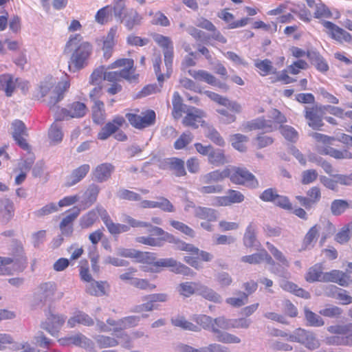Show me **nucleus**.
I'll return each mask as SVG.
<instances>
[{"label": "nucleus", "mask_w": 352, "mask_h": 352, "mask_svg": "<svg viewBox=\"0 0 352 352\" xmlns=\"http://www.w3.org/2000/svg\"><path fill=\"white\" fill-rule=\"evenodd\" d=\"M121 18L124 21V25L129 30H131L135 26L140 25L142 19L135 10H126L125 8Z\"/></svg>", "instance_id": "39"}, {"label": "nucleus", "mask_w": 352, "mask_h": 352, "mask_svg": "<svg viewBox=\"0 0 352 352\" xmlns=\"http://www.w3.org/2000/svg\"><path fill=\"white\" fill-rule=\"evenodd\" d=\"M245 196L236 190L229 189L225 196H219L214 198V205L216 206H228L235 204L242 203Z\"/></svg>", "instance_id": "20"}, {"label": "nucleus", "mask_w": 352, "mask_h": 352, "mask_svg": "<svg viewBox=\"0 0 352 352\" xmlns=\"http://www.w3.org/2000/svg\"><path fill=\"white\" fill-rule=\"evenodd\" d=\"M230 329V320L226 319L223 316L216 318H211V325H210V331L214 334L219 336L223 333L222 331Z\"/></svg>", "instance_id": "42"}, {"label": "nucleus", "mask_w": 352, "mask_h": 352, "mask_svg": "<svg viewBox=\"0 0 352 352\" xmlns=\"http://www.w3.org/2000/svg\"><path fill=\"white\" fill-rule=\"evenodd\" d=\"M45 316L46 319L41 323V327L52 336H57L65 322V317L61 314H54L50 310Z\"/></svg>", "instance_id": "15"}, {"label": "nucleus", "mask_w": 352, "mask_h": 352, "mask_svg": "<svg viewBox=\"0 0 352 352\" xmlns=\"http://www.w3.org/2000/svg\"><path fill=\"white\" fill-rule=\"evenodd\" d=\"M280 287L283 290L290 292L298 297L305 299H309L311 297L309 292L299 287L296 284L292 282L285 281L281 284Z\"/></svg>", "instance_id": "47"}, {"label": "nucleus", "mask_w": 352, "mask_h": 352, "mask_svg": "<svg viewBox=\"0 0 352 352\" xmlns=\"http://www.w3.org/2000/svg\"><path fill=\"white\" fill-rule=\"evenodd\" d=\"M38 295L41 301H53L62 298L63 292H56V285L54 282L42 283L38 287Z\"/></svg>", "instance_id": "18"}, {"label": "nucleus", "mask_w": 352, "mask_h": 352, "mask_svg": "<svg viewBox=\"0 0 352 352\" xmlns=\"http://www.w3.org/2000/svg\"><path fill=\"white\" fill-rule=\"evenodd\" d=\"M19 78L14 79L13 76L9 74H3L0 75V90L3 91L8 97H10L16 87Z\"/></svg>", "instance_id": "37"}, {"label": "nucleus", "mask_w": 352, "mask_h": 352, "mask_svg": "<svg viewBox=\"0 0 352 352\" xmlns=\"http://www.w3.org/2000/svg\"><path fill=\"white\" fill-rule=\"evenodd\" d=\"M227 177L230 182L236 185L245 186L252 188L258 186L256 177L245 167H227Z\"/></svg>", "instance_id": "10"}, {"label": "nucleus", "mask_w": 352, "mask_h": 352, "mask_svg": "<svg viewBox=\"0 0 352 352\" xmlns=\"http://www.w3.org/2000/svg\"><path fill=\"white\" fill-rule=\"evenodd\" d=\"M199 283L196 282H185L179 284V292L182 296L190 297L199 290Z\"/></svg>", "instance_id": "58"}, {"label": "nucleus", "mask_w": 352, "mask_h": 352, "mask_svg": "<svg viewBox=\"0 0 352 352\" xmlns=\"http://www.w3.org/2000/svg\"><path fill=\"white\" fill-rule=\"evenodd\" d=\"M194 213L197 218L208 222L215 221L217 219V211L210 208L197 206L195 208Z\"/></svg>", "instance_id": "46"}, {"label": "nucleus", "mask_w": 352, "mask_h": 352, "mask_svg": "<svg viewBox=\"0 0 352 352\" xmlns=\"http://www.w3.org/2000/svg\"><path fill=\"white\" fill-rule=\"evenodd\" d=\"M307 58L318 72L326 73L329 71V67L328 63L319 52L312 51L311 52H309L307 54Z\"/></svg>", "instance_id": "41"}, {"label": "nucleus", "mask_w": 352, "mask_h": 352, "mask_svg": "<svg viewBox=\"0 0 352 352\" xmlns=\"http://www.w3.org/2000/svg\"><path fill=\"white\" fill-rule=\"evenodd\" d=\"M321 24L332 39L339 43H352V35L333 22L324 20L321 22Z\"/></svg>", "instance_id": "16"}, {"label": "nucleus", "mask_w": 352, "mask_h": 352, "mask_svg": "<svg viewBox=\"0 0 352 352\" xmlns=\"http://www.w3.org/2000/svg\"><path fill=\"white\" fill-rule=\"evenodd\" d=\"M57 122L55 120L52 124L48 133L50 140L54 143L60 142L63 138L62 126Z\"/></svg>", "instance_id": "62"}, {"label": "nucleus", "mask_w": 352, "mask_h": 352, "mask_svg": "<svg viewBox=\"0 0 352 352\" xmlns=\"http://www.w3.org/2000/svg\"><path fill=\"white\" fill-rule=\"evenodd\" d=\"M351 208V203L344 199H335L331 204V212L334 216H340Z\"/></svg>", "instance_id": "54"}, {"label": "nucleus", "mask_w": 352, "mask_h": 352, "mask_svg": "<svg viewBox=\"0 0 352 352\" xmlns=\"http://www.w3.org/2000/svg\"><path fill=\"white\" fill-rule=\"evenodd\" d=\"M91 118L97 125H102L107 119L104 103L103 101H98L91 107Z\"/></svg>", "instance_id": "38"}, {"label": "nucleus", "mask_w": 352, "mask_h": 352, "mask_svg": "<svg viewBox=\"0 0 352 352\" xmlns=\"http://www.w3.org/2000/svg\"><path fill=\"white\" fill-rule=\"evenodd\" d=\"M94 324V320L88 314L81 311H76L74 316L67 320V325L71 328L76 327L77 324L90 327Z\"/></svg>", "instance_id": "36"}, {"label": "nucleus", "mask_w": 352, "mask_h": 352, "mask_svg": "<svg viewBox=\"0 0 352 352\" xmlns=\"http://www.w3.org/2000/svg\"><path fill=\"white\" fill-rule=\"evenodd\" d=\"M279 131L283 137L288 142H296L298 140V132L292 126L283 124L279 126Z\"/></svg>", "instance_id": "56"}, {"label": "nucleus", "mask_w": 352, "mask_h": 352, "mask_svg": "<svg viewBox=\"0 0 352 352\" xmlns=\"http://www.w3.org/2000/svg\"><path fill=\"white\" fill-rule=\"evenodd\" d=\"M117 31V26L111 27L103 41L102 51L105 60H109L113 55V48L116 44Z\"/></svg>", "instance_id": "25"}, {"label": "nucleus", "mask_w": 352, "mask_h": 352, "mask_svg": "<svg viewBox=\"0 0 352 352\" xmlns=\"http://www.w3.org/2000/svg\"><path fill=\"white\" fill-rule=\"evenodd\" d=\"M157 266H163L166 267H171V271L175 274H180L184 276H194L195 272H193L190 267L178 263L176 260L173 258H162L156 263Z\"/></svg>", "instance_id": "19"}, {"label": "nucleus", "mask_w": 352, "mask_h": 352, "mask_svg": "<svg viewBox=\"0 0 352 352\" xmlns=\"http://www.w3.org/2000/svg\"><path fill=\"white\" fill-rule=\"evenodd\" d=\"M311 136L315 140L316 151L323 155H329L337 160L352 159V152L349 148L338 150L331 147L335 141L334 137L328 136L319 133H312Z\"/></svg>", "instance_id": "6"}, {"label": "nucleus", "mask_w": 352, "mask_h": 352, "mask_svg": "<svg viewBox=\"0 0 352 352\" xmlns=\"http://www.w3.org/2000/svg\"><path fill=\"white\" fill-rule=\"evenodd\" d=\"M124 221L128 223L126 226L129 227V230L130 227L148 228L150 235L136 237L135 241L140 244L151 247H160L164 241L172 242L175 240V236L173 234L165 232L162 228L153 226L148 222L136 220L129 215L124 214Z\"/></svg>", "instance_id": "4"}, {"label": "nucleus", "mask_w": 352, "mask_h": 352, "mask_svg": "<svg viewBox=\"0 0 352 352\" xmlns=\"http://www.w3.org/2000/svg\"><path fill=\"white\" fill-rule=\"evenodd\" d=\"M124 10V5L123 3L117 4L114 6L107 5L96 12L94 19L97 23L104 25L112 21L113 14L115 16L121 18Z\"/></svg>", "instance_id": "13"}, {"label": "nucleus", "mask_w": 352, "mask_h": 352, "mask_svg": "<svg viewBox=\"0 0 352 352\" xmlns=\"http://www.w3.org/2000/svg\"><path fill=\"white\" fill-rule=\"evenodd\" d=\"M28 265V260L22 248H16L12 257L0 256V275H11L13 271H23Z\"/></svg>", "instance_id": "7"}, {"label": "nucleus", "mask_w": 352, "mask_h": 352, "mask_svg": "<svg viewBox=\"0 0 352 352\" xmlns=\"http://www.w3.org/2000/svg\"><path fill=\"white\" fill-rule=\"evenodd\" d=\"M264 261L269 265H275V262L272 256L264 249L261 250L259 252L243 256L241 258V262L250 265H258Z\"/></svg>", "instance_id": "26"}, {"label": "nucleus", "mask_w": 352, "mask_h": 352, "mask_svg": "<svg viewBox=\"0 0 352 352\" xmlns=\"http://www.w3.org/2000/svg\"><path fill=\"white\" fill-rule=\"evenodd\" d=\"M193 322V331H200L201 329L209 330L211 325V317L205 314H195L191 317Z\"/></svg>", "instance_id": "44"}, {"label": "nucleus", "mask_w": 352, "mask_h": 352, "mask_svg": "<svg viewBox=\"0 0 352 352\" xmlns=\"http://www.w3.org/2000/svg\"><path fill=\"white\" fill-rule=\"evenodd\" d=\"M130 124L136 129L142 130L153 126L156 122V113L154 110L145 109L140 111L135 109L126 114Z\"/></svg>", "instance_id": "9"}, {"label": "nucleus", "mask_w": 352, "mask_h": 352, "mask_svg": "<svg viewBox=\"0 0 352 352\" xmlns=\"http://www.w3.org/2000/svg\"><path fill=\"white\" fill-rule=\"evenodd\" d=\"M274 128L265 117H259L252 120L248 121L243 124V129L245 131H252L258 130H265V132H272V129Z\"/></svg>", "instance_id": "30"}, {"label": "nucleus", "mask_w": 352, "mask_h": 352, "mask_svg": "<svg viewBox=\"0 0 352 352\" xmlns=\"http://www.w3.org/2000/svg\"><path fill=\"white\" fill-rule=\"evenodd\" d=\"M80 209L74 208L72 212L67 214L60 221L59 228L63 235L70 236L74 232L73 223L80 214Z\"/></svg>", "instance_id": "28"}, {"label": "nucleus", "mask_w": 352, "mask_h": 352, "mask_svg": "<svg viewBox=\"0 0 352 352\" xmlns=\"http://www.w3.org/2000/svg\"><path fill=\"white\" fill-rule=\"evenodd\" d=\"M193 140V135L190 131L182 133L174 142V148L176 150L185 148Z\"/></svg>", "instance_id": "61"}, {"label": "nucleus", "mask_w": 352, "mask_h": 352, "mask_svg": "<svg viewBox=\"0 0 352 352\" xmlns=\"http://www.w3.org/2000/svg\"><path fill=\"white\" fill-rule=\"evenodd\" d=\"M320 225L316 223L308 230L301 241L300 251H305L314 248L320 235Z\"/></svg>", "instance_id": "23"}, {"label": "nucleus", "mask_w": 352, "mask_h": 352, "mask_svg": "<svg viewBox=\"0 0 352 352\" xmlns=\"http://www.w3.org/2000/svg\"><path fill=\"white\" fill-rule=\"evenodd\" d=\"M72 345L84 348L90 352H96L93 341L82 333L72 336Z\"/></svg>", "instance_id": "43"}, {"label": "nucleus", "mask_w": 352, "mask_h": 352, "mask_svg": "<svg viewBox=\"0 0 352 352\" xmlns=\"http://www.w3.org/2000/svg\"><path fill=\"white\" fill-rule=\"evenodd\" d=\"M218 17L224 21L228 24L230 29H236L242 28L248 24L250 19L248 17H243L238 21H234V16L233 14L228 11V8H225L221 10L217 14Z\"/></svg>", "instance_id": "31"}, {"label": "nucleus", "mask_w": 352, "mask_h": 352, "mask_svg": "<svg viewBox=\"0 0 352 352\" xmlns=\"http://www.w3.org/2000/svg\"><path fill=\"white\" fill-rule=\"evenodd\" d=\"M124 125H126L125 118L122 116H116L101 128L97 138L100 140H106L113 135L116 140L124 142L128 137L124 131L120 130Z\"/></svg>", "instance_id": "8"}, {"label": "nucleus", "mask_w": 352, "mask_h": 352, "mask_svg": "<svg viewBox=\"0 0 352 352\" xmlns=\"http://www.w3.org/2000/svg\"><path fill=\"white\" fill-rule=\"evenodd\" d=\"M110 285L107 281L93 280L86 285L85 291L87 294L94 296H102L107 294Z\"/></svg>", "instance_id": "33"}, {"label": "nucleus", "mask_w": 352, "mask_h": 352, "mask_svg": "<svg viewBox=\"0 0 352 352\" xmlns=\"http://www.w3.org/2000/svg\"><path fill=\"white\" fill-rule=\"evenodd\" d=\"M254 66L258 69L261 76H265L272 73L274 74L272 62L269 59L256 60Z\"/></svg>", "instance_id": "55"}, {"label": "nucleus", "mask_w": 352, "mask_h": 352, "mask_svg": "<svg viewBox=\"0 0 352 352\" xmlns=\"http://www.w3.org/2000/svg\"><path fill=\"white\" fill-rule=\"evenodd\" d=\"M227 167L223 170H215L205 174L203 176L204 183L210 184L223 181L227 177Z\"/></svg>", "instance_id": "50"}, {"label": "nucleus", "mask_w": 352, "mask_h": 352, "mask_svg": "<svg viewBox=\"0 0 352 352\" xmlns=\"http://www.w3.org/2000/svg\"><path fill=\"white\" fill-rule=\"evenodd\" d=\"M320 188L318 186H312L307 191V197L297 195L296 199L306 209L311 208L321 199Z\"/></svg>", "instance_id": "22"}, {"label": "nucleus", "mask_w": 352, "mask_h": 352, "mask_svg": "<svg viewBox=\"0 0 352 352\" xmlns=\"http://www.w3.org/2000/svg\"><path fill=\"white\" fill-rule=\"evenodd\" d=\"M314 10V17L317 19H330L333 16L330 8L322 1Z\"/></svg>", "instance_id": "64"}, {"label": "nucleus", "mask_w": 352, "mask_h": 352, "mask_svg": "<svg viewBox=\"0 0 352 352\" xmlns=\"http://www.w3.org/2000/svg\"><path fill=\"white\" fill-rule=\"evenodd\" d=\"M179 250L189 252L193 255H200L201 259L205 262L210 261L212 258V255L210 253L200 250L198 248L190 243L182 242Z\"/></svg>", "instance_id": "45"}, {"label": "nucleus", "mask_w": 352, "mask_h": 352, "mask_svg": "<svg viewBox=\"0 0 352 352\" xmlns=\"http://www.w3.org/2000/svg\"><path fill=\"white\" fill-rule=\"evenodd\" d=\"M256 230V226L252 223L247 226L243 239V245L245 247L253 248L256 245V243H257Z\"/></svg>", "instance_id": "52"}, {"label": "nucleus", "mask_w": 352, "mask_h": 352, "mask_svg": "<svg viewBox=\"0 0 352 352\" xmlns=\"http://www.w3.org/2000/svg\"><path fill=\"white\" fill-rule=\"evenodd\" d=\"M327 331L334 336L327 338V343L333 345H352V322L329 326Z\"/></svg>", "instance_id": "11"}, {"label": "nucleus", "mask_w": 352, "mask_h": 352, "mask_svg": "<svg viewBox=\"0 0 352 352\" xmlns=\"http://www.w3.org/2000/svg\"><path fill=\"white\" fill-rule=\"evenodd\" d=\"M274 142V139L264 133H258L254 140V145L258 149H261L265 147L272 145Z\"/></svg>", "instance_id": "60"}, {"label": "nucleus", "mask_w": 352, "mask_h": 352, "mask_svg": "<svg viewBox=\"0 0 352 352\" xmlns=\"http://www.w3.org/2000/svg\"><path fill=\"white\" fill-rule=\"evenodd\" d=\"M321 263H316L310 267L305 274V278L308 283L323 282L324 272Z\"/></svg>", "instance_id": "40"}, {"label": "nucleus", "mask_w": 352, "mask_h": 352, "mask_svg": "<svg viewBox=\"0 0 352 352\" xmlns=\"http://www.w3.org/2000/svg\"><path fill=\"white\" fill-rule=\"evenodd\" d=\"M118 338L122 339V342H119L116 338L100 335L95 338L97 345L100 349L114 347L120 343L125 349H129L132 347L131 340L126 333H120L117 336Z\"/></svg>", "instance_id": "14"}, {"label": "nucleus", "mask_w": 352, "mask_h": 352, "mask_svg": "<svg viewBox=\"0 0 352 352\" xmlns=\"http://www.w3.org/2000/svg\"><path fill=\"white\" fill-rule=\"evenodd\" d=\"M70 87L69 80L58 82L56 86L49 83L42 84L39 87L41 98L49 96L47 106L54 112L56 121H61L68 118H80L84 117L88 109L82 102L75 101L69 104L67 108L59 109L56 104L63 98L64 94Z\"/></svg>", "instance_id": "2"}, {"label": "nucleus", "mask_w": 352, "mask_h": 352, "mask_svg": "<svg viewBox=\"0 0 352 352\" xmlns=\"http://www.w3.org/2000/svg\"><path fill=\"white\" fill-rule=\"evenodd\" d=\"M155 254L153 252L138 251L136 256V259L138 263L149 265L148 267L144 270L145 272L157 273L160 272L164 267L155 265L156 263L159 261V260L155 261Z\"/></svg>", "instance_id": "24"}, {"label": "nucleus", "mask_w": 352, "mask_h": 352, "mask_svg": "<svg viewBox=\"0 0 352 352\" xmlns=\"http://www.w3.org/2000/svg\"><path fill=\"white\" fill-rule=\"evenodd\" d=\"M15 206L14 202L9 198L0 200V222L8 223L14 217Z\"/></svg>", "instance_id": "27"}, {"label": "nucleus", "mask_w": 352, "mask_h": 352, "mask_svg": "<svg viewBox=\"0 0 352 352\" xmlns=\"http://www.w3.org/2000/svg\"><path fill=\"white\" fill-rule=\"evenodd\" d=\"M100 191L99 186L95 184H90L85 192L86 203L89 204V205L94 204L97 201Z\"/></svg>", "instance_id": "63"}, {"label": "nucleus", "mask_w": 352, "mask_h": 352, "mask_svg": "<svg viewBox=\"0 0 352 352\" xmlns=\"http://www.w3.org/2000/svg\"><path fill=\"white\" fill-rule=\"evenodd\" d=\"M139 74L136 72L135 61L131 58H120L112 62L107 67L100 65L94 69L89 78L91 85H99L102 79L110 82L106 91L114 96L122 91V80L129 82H137Z\"/></svg>", "instance_id": "1"}, {"label": "nucleus", "mask_w": 352, "mask_h": 352, "mask_svg": "<svg viewBox=\"0 0 352 352\" xmlns=\"http://www.w3.org/2000/svg\"><path fill=\"white\" fill-rule=\"evenodd\" d=\"M305 318L307 322V324L311 327H322L324 322L323 319L316 313L313 312L308 308L304 309Z\"/></svg>", "instance_id": "59"}, {"label": "nucleus", "mask_w": 352, "mask_h": 352, "mask_svg": "<svg viewBox=\"0 0 352 352\" xmlns=\"http://www.w3.org/2000/svg\"><path fill=\"white\" fill-rule=\"evenodd\" d=\"M230 141L232 146L237 151L240 152H244L246 151L247 147L245 143L248 141V137L241 134L235 133L230 137Z\"/></svg>", "instance_id": "57"}, {"label": "nucleus", "mask_w": 352, "mask_h": 352, "mask_svg": "<svg viewBox=\"0 0 352 352\" xmlns=\"http://www.w3.org/2000/svg\"><path fill=\"white\" fill-rule=\"evenodd\" d=\"M204 94L214 102L227 107V109L234 113H240L241 111V106L236 102L230 101L227 98L210 91H206Z\"/></svg>", "instance_id": "32"}, {"label": "nucleus", "mask_w": 352, "mask_h": 352, "mask_svg": "<svg viewBox=\"0 0 352 352\" xmlns=\"http://www.w3.org/2000/svg\"><path fill=\"white\" fill-rule=\"evenodd\" d=\"M274 128L272 129V132L279 129V126H283L287 122V118L279 110L276 109H272L270 119L267 120Z\"/></svg>", "instance_id": "53"}, {"label": "nucleus", "mask_w": 352, "mask_h": 352, "mask_svg": "<svg viewBox=\"0 0 352 352\" xmlns=\"http://www.w3.org/2000/svg\"><path fill=\"white\" fill-rule=\"evenodd\" d=\"M324 114L322 106L314 105L305 109V117L308 125L314 129H319L323 126L322 116Z\"/></svg>", "instance_id": "17"}, {"label": "nucleus", "mask_w": 352, "mask_h": 352, "mask_svg": "<svg viewBox=\"0 0 352 352\" xmlns=\"http://www.w3.org/2000/svg\"><path fill=\"white\" fill-rule=\"evenodd\" d=\"M168 168L177 177H183L186 175V171L184 166V161L178 157H171L168 159Z\"/></svg>", "instance_id": "51"}, {"label": "nucleus", "mask_w": 352, "mask_h": 352, "mask_svg": "<svg viewBox=\"0 0 352 352\" xmlns=\"http://www.w3.org/2000/svg\"><path fill=\"white\" fill-rule=\"evenodd\" d=\"M206 116V113L199 109L190 107L186 115L183 119V124L186 126H190L194 129L199 127V125H203L204 121L203 118Z\"/></svg>", "instance_id": "21"}, {"label": "nucleus", "mask_w": 352, "mask_h": 352, "mask_svg": "<svg viewBox=\"0 0 352 352\" xmlns=\"http://www.w3.org/2000/svg\"><path fill=\"white\" fill-rule=\"evenodd\" d=\"M100 216L106 226L108 231L113 235L119 234L129 231V227L124 224L114 223L109 215L107 211L100 206L89 211L80 219V226L82 228L91 227Z\"/></svg>", "instance_id": "5"}, {"label": "nucleus", "mask_w": 352, "mask_h": 352, "mask_svg": "<svg viewBox=\"0 0 352 352\" xmlns=\"http://www.w3.org/2000/svg\"><path fill=\"white\" fill-rule=\"evenodd\" d=\"M323 282H333L338 285L346 287L351 282L350 276L345 272L338 270H333L328 272H324Z\"/></svg>", "instance_id": "29"}, {"label": "nucleus", "mask_w": 352, "mask_h": 352, "mask_svg": "<svg viewBox=\"0 0 352 352\" xmlns=\"http://www.w3.org/2000/svg\"><path fill=\"white\" fill-rule=\"evenodd\" d=\"M137 272V269L129 267L125 272L121 274L119 278L123 282L140 290L153 291L156 289V285L151 283L149 280L136 277Z\"/></svg>", "instance_id": "12"}, {"label": "nucleus", "mask_w": 352, "mask_h": 352, "mask_svg": "<svg viewBox=\"0 0 352 352\" xmlns=\"http://www.w3.org/2000/svg\"><path fill=\"white\" fill-rule=\"evenodd\" d=\"M114 170V166L110 163H102L98 165L93 170L92 174L95 180L103 182L111 177Z\"/></svg>", "instance_id": "34"}, {"label": "nucleus", "mask_w": 352, "mask_h": 352, "mask_svg": "<svg viewBox=\"0 0 352 352\" xmlns=\"http://www.w3.org/2000/svg\"><path fill=\"white\" fill-rule=\"evenodd\" d=\"M188 72L197 81H204L211 85L216 84V78L205 70L189 69Z\"/></svg>", "instance_id": "49"}, {"label": "nucleus", "mask_w": 352, "mask_h": 352, "mask_svg": "<svg viewBox=\"0 0 352 352\" xmlns=\"http://www.w3.org/2000/svg\"><path fill=\"white\" fill-rule=\"evenodd\" d=\"M63 52L65 54H70L69 70L76 72L88 65L93 53V45L90 42L84 41L80 34H73L69 36Z\"/></svg>", "instance_id": "3"}, {"label": "nucleus", "mask_w": 352, "mask_h": 352, "mask_svg": "<svg viewBox=\"0 0 352 352\" xmlns=\"http://www.w3.org/2000/svg\"><path fill=\"white\" fill-rule=\"evenodd\" d=\"M208 160L210 164L217 166L223 165L227 162L224 150L214 149L213 146L209 153Z\"/></svg>", "instance_id": "48"}, {"label": "nucleus", "mask_w": 352, "mask_h": 352, "mask_svg": "<svg viewBox=\"0 0 352 352\" xmlns=\"http://www.w3.org/2000/svg\"><path fill=\"white\" fill-rule=\"evenodd\" d=\"M90 170V166L87 164H82L73 170L69 179L66 182L65 186L71 187L80 182L84 179Z\"/></svg>", "instance_id": "35"}]
</instances>
